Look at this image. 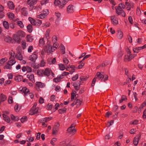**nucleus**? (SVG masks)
<instances>
[{
  "instance_id": "f257e3e1",
  "label": "nucleus",
  "mask_w": 146,
  "mask_h": 146,
  "mask_svg": "<svg viewBox=\"0 0 146 146\" xmlns=\"http://www.w3.org/2000/svg\"><path fill=\"white\" fill-rule=\"evenodd\" d=\"M50 72L54 75L53 73L49 68H46L44 70L40 69L37 70V74L40 76L42 77L44 76H49L50 74Z\"/></svg>"
},
{
  "instance_id": "f03ea898",
  "label": "nucleus",
  "mask_w": 146,
  "mask_h": 146,
  "mask_svg": "<svg viewBox=\"0 0 146 146\" xmlns=\"http://www.w3.org/2000/svg\"><path fill=\"white\" fill-rule=\"evenodd\" d=\"M102 73L103 72H98L95 77L94 78L92 82V86H94L95 82H96V79L100 80L101 79L104 78V76L103 75Z\"/></svg>"
},
{
  "instance_id": "7ed1b4c3",
  "label": "nucleus",
  "mask_w": 146,
  "mask_h": 146,
  "mask_svg": "<svg viewBox=\"0 0 146 146\" xmlns=\"http://www.w3.org/2000/svg\"><path fill=\"white\" fill-rule=\"evenodd\" d=\"M75 125L74 124H72L71 126L68 128L67 130V133L72 135L74 134L77 131L76 129L75 128Z\"/></svg>"
},
{
  "instance_id": "20e7f679",
  "label": "nucleus",
  "mask_w": 146,
  "mask_h": 146,
  "mask_svg": "<svg viewBox=\"0 0 146 146\" xmlns=\"http://www.w3.org/2000/svg\"><path fill=\"white\" fill-rule=\"evenodd\" d=\"M38 51V50L35 51L29 57V60H31L33 63L35 62L36 59L37 58Z\"/></svg>"
},
{
  "instance_id": "39448f33",
  "label": "nucleus",
  "mask_w": 146,
  "mask_h": 146,
  "mask_svg": "<svg viewBox=\"0 0 146 146\" xmlns=\"http://www.w3.org/2000/svg\"><path fill=\"white\" fill-rule=\"evenodd\" d=\"M37 0H28L27 1V4L29 5L30 11H32L34 8V5L36 3Z\"/></svg>"
},
{
  "instance_id": "423d86ee",
  "label": "nucleus",
  "mask_w": 146,
  "mask_h": 146,
  "mask_svg": "<svg viewBox=\"0 0 146 146\" xmlns=\"http://www.w3.org/2000/svg\"><path fill=\"white\" fill-rule=\"evenodd\" d=\"M115 10L116 13L118 15H120L121 14L122 16L125 17V13L124 11L122 10V9L120 8V6H118L117 8L115 7Z\"/></svg>"
},
{
  "instance_id": "0eeeda50",
  "label": "nucleus",
  "mask_w": 146,
  "mask_h": 146,
  "mask_svg": "<svg viewBox=\"0 0 146 146\" xmlns=\"http://www.w3.org/2000/svg\"><path fill=\"white\" fill-rule=\"evenodd\" d=\"M49 13L47 9L44 10L42 11V13L37 16V18L42 19L44 18L47 16Z\"/></svg>"
},
{
  "instance_id": "6e6552de",
  "label": "nucleus",
  "mask_w": 146,
  "mask_h": 146,
  "mask_svg": "<svg viewBox=\"0 0 146 146\" xmlns=\"http://www.w3.org/2000/svg\"><path fill=\"white\" fill-rule=\"evenodd\" d=\"M45 85L44 83L41 82H36V89L38 91L40 90V88L44 87Z\"/></svg>"
},
{
  "instance_id": "1a4fd4ad",
  "label": "nucleus",
  "mask_w": 146,
  "mask_h": 146,
  "mask_svg": "<svg viewBox=\"0 0 146 146\" xmlns=\"http://www.w3.org/2000/svg\"><path fill=\"white\" fill-rule=\"evenodd\" d=\"M81 82L80 80H77L74 83V86L76 91H78L80 89Z\"/></svg>"
},
{
  "instance_id": "9d476101",
  "label": "nucleus",
  "mask_w": 146,
  "mask_h": 146,
  "mask_svg": "<svg viewBox=\"0 0 146 146\" xmlns=\"http://www.w3.org/2000/svg\"><path fill=\"white\" fill-rule=\"evenodd\" d=\"M110 18L111 22L114 25H116L118 24V21L116 19V18L115 16H111Z\"/></svg>"
},
{
  "instance_id": "9b49d317",
  "label": "nucleus",
  "mask_w": 146,
  "mask_h": 146,
  "mask_svg": "<svg viewBox=\"0 0 146 146\" xmlns=\"http://www.w3.org/2000/svg\"><path fill=\"white\" fill-rule=\"evenodd\" d=\"M73 6L72 5H69L67 8V11L68 13H72L74 11Z\"/></svg>"
},
{
  "instance_id": "f8f14e48",
  "label": "nucleus",
  "mask_w": 146,
  "mask_h": 146,
  "mask_svg": "<svg viewBox=\"0 0 146 146\" xmlns=\"http://www.w3.org/2000/svg\"><path fill=\"white\" fill-rule=\"evenodd\" d=\"M13 39L18 43L20 44L21 42V39L20 38L17 34H14L13 35Z\"/></svg>"
},
{
  "instance_id": "ddd939ff",
  "label": "nucleus",
  "mask_w": 146,
  "mask_h": 146,
  "mask_svg": "<svg viewBox=\"0 0 146 146\" xmlns=\"http://www.w3.org/2000/svg\"><path fill=\"white\" fill-rule=\"evenodd\" d=\"M27 77L31 81H32L33 82V81L34 82H35V80L33 74H28L27 75Z\"/></svg>"
},
{
  "instance_id": "4468645a",
  "label": "nucleus",
  "mask_w": 146,
  "mask_h": 146,
  "mask_svg": "<svg viewBox=\"0 0 146 146\" xmlns=\"http://www.w3.org/2000/svg\"><path fill=\"white\" fill-rule=\"evenodd\" d=\"M17 34L19 37L22 38L25 37V33L22 31H19L17 33Z\"/></svg>"
},
{
  "instance_id": "2eb2a0df",
  "label": "nucleus",
  "mask_w": 146,
  "mask_h": 146,
  "mask_svg": "<svg viewBox=\"0 0 146 146\" xmlns=\"http://www.w3.org/2000/svg\"><path fill=\"white\" fill-rule=\"evenodd\" d=\"M21 11L22 15L25 16H27L28 14V12L26 10V9L24 7L23 8L21 9Z\"/></svg>"
},
{
  "instance_id": "dca6fc26",
  "label": "nucleus",
  "mask_w": 146,
  "mask_h": 146,
  "mask_svg": "<svg viewBox=\"0 0 146 146\" xmlns=\"http://www.w3.org/2000/svg\"><path fill=\"white\" fill-rule=\"evenodd\" d=\"M117 36L118 38L121 39L123 36L122 32L120 30H118L117 31Z\"/></svg>"
},
{
  "instance_id": "f3484780",
  "label": "nucleus",
  "mask_w": 146,
  "mask_h": 146,
  "mask_svg": "<svg viewBox=\"0 0 146 146\" xmlns=\"http://www.w3.org/2000/svg\"><path fill=\"white\" fill-rule=\"evenodd\" d=\"M68 2V0H62V2H60V4L59 8L61 9H62Z\"/></svg>"
},
{
  "instance_id": "a211bd4d",
  "label": "nucleus",
  "mask_w": 146,
  "mask_h": 146,
  "mask_svg": "<svg viewBox=\"0 0 146 146\" xmlns=\"http://www.w3.org/2000/svg\"><path fill=\"white\" fill-rule=\"evenodd\" d=\"M3 7L1 5H0V18H2L4 16V14L3 12Z\"/></svg>"
},
{
  "instance_id": "6ab92c4d",
  "label": "nucleus",
  "mask_w": 146,
  "mask_h": 146,
  "mask_svg": "<svg viewBox=\"0 0 146 146\" xmlns=\"http://www.w3.org/2000/svg\"><path fill=\"white\" fill-rule=\"evenodd\" d=\"M31 110L33 112V114L36 113L38 112V108H36L35 106H34L31 108Z\"/></svg>"
},
{
  "instance_id": "aec40b11",
  "label": "nucleus",
  "mask_w": 146,
  "mask_h": 146,
  "mask_svg": "<svg viewBox=\"0 0 146 146\" xmlns=\"http://www.w3.org/2000/svg\"><path fill=\"white\" fill-rule=\"evenodd\" d=\"M23 78V77L22 76L20 75H18L17 76H16L14 78L15 80L18 82L21 81L22 79Z\"/></svg>"
},
{
  "instance_id": "412c9836",
  "label": "nucleus",
  "mask_w": 146,
  "mask_h": 146,
  "mask_svg": "<svg viewBox=\"0 0 146 146\" xmlns=\"http://www.w3.org/2000/svg\"><path fill=\"white\" fill-rule=\"evenodd\" d=\"M11 120L14 121H17L19 119V118L18 117H15L13 114L11 115Z\"/></svg>"
},
{
  "instance_id": "4be33fe9",
  "label": "nucleus",
  "mask_w": 146,
  "mask_h": 146,
  "mask_svg": "<svg viewBox=\"0 0 146 146\" xmlns=\"http://www.w3.org/2000/svg\"><path fill=\"white\" fill-rule=\"evenodd\" d=\"M15 17V15L13 13L10 12V19L14 22H15L17 21V19H14Z\"/></svg>"
},
{
  "instance_id": "5701e85b",
  "label": "nucleus",
  "mask_w": 146,
  "mask_h": 146,
  "mask_svg": "<svg viewBox=\"0 0 146 146\" xmlns=\"http://www.w3.org/2000/svg\"><path fill=\"white\" fill-rule=\"evenodd\" d=\"M8 144V141L6 140H3L0 141V144L2 146H5Z\"/></svg>"
},
{
  "instance_id": "b1692460",
  "label": "nucleus",
  "mask_w": 146,
  "mask_h": 146,
  "mask_svg": "<svg viewBox=\"0 0 146 146\" xmlns=\"http://www.w3.org/2000/svg\"><path fill=\"white\" fill-rule=\"evenodd\" d=\"M27 29L29 33L32 32L33 31V27L31 24H29L27 27Z\"/></svg>"
},
{
  "instance_id": "393cba45",
  "label": "nucleus",
  "mask_w": 146,
  "mask_h": 146,
  "mask_svg": "<svg viewBox=\"0 0 146 146\" xmlns=\"http://www.w3.org/2000/svg\"><path fill=\"white\" fill-rule=\"evenodd\" d=\"M16 58L18 60H23V57L21 53H18L17 54H16Z\"/></svg>"
},
{
  "instance_id": "a878e982",
  "label": "nucleus",
  "mask_w": 146,
  "mask_h": 146,
  "mask_svg": "<svg viewBox=\"0 0 146 146\" xmlns=\"http://www.w3.org/2000/svg\"><path fill=\"white\" fill-rule=\"evenodd\" d=\"M20 90L21 92H23L25 94H26L28 93L29 92V90L26 87L23 88L21 90Z\"/></svg>"
},
{
  "instance_id": "bb28decb",
  "label": "nucleus",
  "mask_w": 146,
  "mask_h": 146,
  "mask_svg": "<svg viewBox=\"0 0 146 146\" xmlns=\"http://www.w3.org/2000/svg\"><path fill=\"white\" fill-rule=\"evenodd\" d=\"M51 59V58L50 59L48 58V63L49 64H55V62H56V60L55 58H54L51 61H50Z\"/></svg>"
},
{
  "instance_id": "cd10ccee",
  "label": "nucleus",
  "mask_w": 146,
  "mask_h": 146,
  "mask_svg": "<svg viewBox=\"0 0 146 146\" xmlns=\"http://www.w3.org/2000/svg\"><path fill=\"white\" fill-rule=\"evenodd\" d=\"M67 109L65 108H64L62 109H60L58 110V111L60 114H62L65 113Z\"/></svg>"
},
{
  "instance_id": "c85d7f7f",
  "label": "nucleus",
  "mask_w": 146,
  "mask_h": 146,
  "mask_svg": "<svg viewBox=\"0 0 146 146\" xmlns=\"http://www.w3.org/2000/svg\"><path fill=\"white\" fill-rule=\"evenodd\" d=\"M27 42H31L33 39V36H31L30 35H28L27 36Z\"/></svg>"
},
{
  "instance_id": "c756f323",
  "label": "nucleus",
  "mask_w": 146,
  "mask_h": 146,
  "mask_svg": "<svg viewBox=\"0 0 146 146\" xmlns=\"http://www.w3.org/2000/svg\"><path fill=\"white\" fill-rule=\"evenodd\" d=\"M28 19L31 24L35 26L36 20L31 17H29Z\"/></svg>"
},
{
  "instance_id": "7c9ffc66",
  "label": "nucleus",
  "mask_w": 146,
  "mask_h": 146,
  "mask_svg": "<svg viewBox=\"0 0 146 146\" xmlns=\"http://www.w3.org/2000/svg\"><path fill=\"white\" fill-rule=\"evenodd\" d=\"M3 25L4 28L6 29H8L9 28V25L8 23L6 21H4L3 23Z\"/></svg>"
},
{
  "instance_id": "2f4dec72",
  "label": "nucleus",
  "mask_w": 146,
  "mask_h": 146,
  "mask_svg": "<svg viewBox=\"0 0 146 146\" xmlns=\"http://www.w3.org/2000/svg\"><path fill=\"white\" fill-rule=\"evenodd\" d=\"M21 108V106H19V105L17 104H16L14 107L15 110L17 112H19Z\"/></svg>"
},
{
  "instance_id": "473e14b6",
  "label": "nucleus",
  "mask_w": 146,
  "mask_h": 146,
  "mask_svg": "<svg viewBox=\"0 0 146 146\" xmlns=\"http://www.w3.org/2000/svg\"><path fill=\"white\" fill-rule=\"evenodd\" d=\"M7 60V59L6 58H2L0 60V66H3V64L6 62Z\"/></svg>"
},
{
  "instance_id": "72a5a7b5",
  "label": "nucleus",
  "mask_w": 146,
  "mask_h": 146,
  "mask_svg": "<svg viewBox=\"0 0 146 146\" xmlns=\"http://www.w3.org/2000/svg\"><path fill=\"white\" fill-rule=\"evenodd\" d=\"M16 63L15 58L11 59V57H10V66H12Z\"/></svg>"
},
{
  "instance_id": "f704fd0d",
  "label": "nucleus",
  "mask_w": 146,
  "mask_h": 146,
  "mask_svg": "<svg viewBox=\"0 0 146 146\" xmlns=\"http://www.w3.org/2000/svg\"><path fill=\"white\" fill-rule=\"evenodd\" d=\"M15 6L14 5L13 3L10 1V9L13 10L15 9Z\"/></svg>"
},
{
  "instance_id": "c9c22d12",
  "label": "nucleus",
  "mask_w": 146,
  "mask_h": 146,
  "mask_svg": "<svg viewBox=\"0 0 146 146\" xmlns=\"http://www.w3.org/2000/svg\"><path fill=\"white\" fill-rule=\"evenodd\" d=\"M17 24L19 26L20 28H23L24 27V25L22 22L21 21H17Z\"/></svg>"
},
{
  "instance_id": "e433bc0d",
  "label": "nucleus",
  "mask_w": 146,
  "mask_h": 146,
  "mask_svg": "<svg viewBox=\"0 0 146 146\" xmlns=\"http://www.w3.org/2000/svg\"><path fill=\"white\" fill-rule=\"evenodd\" d=\"M3 115L4 120L7 122L9 123V117L8 116L5 114H3Z\"/></svg>"
},
{
  "instance_id": "4c0bfd02",
  "label": "nucleus",
  "mask_w": 146,
  "mask_h": 146,
  "mask_svg": "<svg viewBox=\"0 0 146 146\" xmlns=\"http://www.w3.org/2000/svg\"><path fill=\"white\" fill-rule=\"evenodd\" d=\"M141 49V47H136L135 48H133V50L134 53H137L139 52V50Z\"/></svg>"
},
{
  "instance_id": "58836bf2",
  "label": "nucleus",
  "mask_w": 146,
  "mask_h": 146,
  "mask_svg": "<svg viewBox=\"0 0 146 146\" xmlns=\"http://www.w3.org/2000/svg\"><path fill=\"white\" fill-rule=\"evenodd\" d=\"M52 119V117H46L43 119V121L44 122H47Z\"/></svg>"
},
{
  "instance_id": "ea45409f",
  "label": "nucleus",
  "mask_w": 146,
  "mask_h": 146,
  "mask_svg": "<svg viewBox=\"0 0 146 146\" xmlns=\"http://www.w3.org/2000/svg\"><path fill=\"white\" fill-rule=\"evenodd\" d=\"M58 66L59 69L60 70H64L65 69L64 65L62 64H59Z\"/></svg>"
},
{
  "instance_id": "a19ab883",
  "label": "nucleus",
  "mask_w": 146,
  "mask_h": 146,
  "mask_svg": "<svg viewBox=\"0 0 146 146\" xmlns=\"http://www.w3.org/2000/svg\"><path fill=\"white\" fill-rule=\"evenodd\" d=\"M42 21L39 19H36L35 21V25L39 26L42 24Z\"/></svg>"
},
{
  "instance_id": "79ce46f5",
  "label": "nucleus",
  "mask_w": 146,
  "mask_h": 146,
  "mask_svg": "<svg viewBox=\"0 0 146 146\" xmlns=\"http://www.w3.org/2000/svg\"><path fill=\"white\" fill-rule=\"evenodd\" d=\"M58 128L57 127H56L55 126H54L52 129V134H55L56 132H57L58 130Z\"/></svg>"
},
{
  "instance_id": "37998d69",
  "label": "nucleus",
  "mask_w": 146,
  "mask_h": 146,
  "mask_svg": "<svg viewBox=\"0 0 146 146\" xmlns=\"http://www.w3.org/2000/svg\"><path fill=\"white\" fill-rule=\"evenodd\" d=\"M139 141H138V140L137 139V138H136V137L134 138L133 139V143L134 145L136 146H137Z\"/></svg>"
},
{
  "instance_id": "c03bdc74",
  "label": "nucleus",
  "mask_w": 146,
  "mask_h": 146,
  "mask_svg": "<svg viewBox=\"0 0 146 146\" xmlns=\"http://www.w3.org/2000/svg\"><path fill=\"white\" fill-rule=\"evenodd\" d=\"M125 5L127 7L126 8L129 11L130 10L131 5L130 3L128 2H126L125 3Z\"/></svg>"
},
{
  "instance_id": "a18cd8bd",
  "label": "nucleus",
  "mask_w": 146,
  "mask_h": 146,
  "mask_svg": "<svg viewBox=\"0 0 146 146\" xmlns=\"http://www.w3.org/2000/svg\"><path fill=\"white\" fill-rule=\"evenodd\" d=\"M50 33V31L49 30H47L45 34V36L47 39H48L50 38V36L49 35Z\"/></svg>"
},
{
  "instance_id": "49530a36",
  "label": "nucleus",
  "mask_w": 146,
  "mask_h": 146,
  "mask_svg": "<svg viewBox=\"0 0 146 146\" xmlns=\"http://www.w3.org/2000/svg\"><path fill=\"white\" fill-rule=\"evenodd\" d=\"M27 120V117L26 116H24L21 119V121L22 123L24 122Z\"/></svg>"
},
{
  "instance_id": "de8ad7c7",
  "label": "nucleus",
  "mask_w": 146,
  "mask_h": 146,
  "mask_svg": "<svg viewBox=\"0 0 146 146\" xmlns=\"http://www.w3.org/2000/svg\"><path fill=\"white\" fill-rule=\"evenodd\" d=\"M124 61L125 62H128L130 61V58L128 55H125L124 58Z\"/></svg>"
},
{
  "instance_id": "09e8293b",
  "label": "nucleus",
  "mask_w": 146,
  "mask_h": 146,
  "mask_svg": "<svg viewBox=\"0 0 146 146\" xmlns=\"http://www.w3.org/2000/svg\"><path fill=\"white\" fill-rule=\"evenodd\" d=\"M88 78V77L82 76L80 77V79L81 81H86Z\"/></svg>"
},
{
  "instance_id": "8fccbe9b",
  "label": "nucleus",
  "mask_w": 146,
  "mask_h": 146,
  "mask_svg": "<svg viewBox=\"0 0 146 146\" xmlns=\"http://www.w3.org/2000/svg\"><path fill=\"white\" fill-rule=\"evenodd\" d=\"M26 43L25 41H22V42L21 46L22 49L24 50L25 48L26 47Z\"/></svg>"
},
{
  "instance_id": "3c124183",
  "label": "nucleus",
  "mask_w": 146,
  "mask_h": 146,
  "mask_svg": "<svg viewBox=\"0 0 146 146\" xmlns=\"http://www.w3.org/2000/svg\"><path fill=\"white\" fill-rule=\"evenodd\" d=\"M82 102L79 99H76V105L78 106H80L81 105Z\"/></svg>"
},
{
  "instance_id": "603ef678",
  "label": "nucleus",
  "mask_w": 146,
  "mask_h": 146,
  "mask_svg": "<svg viewBox=\"0 0 146 146\" xmlns=\"http://www.w3.org/2000/svg\"><path fill=\"white\" fill-rule=\"evenodd\" d=\"M78 78V74H76L72 78V80L73 81H74L77 80Z\"/></svg>"
},
{
  "instance_id": "864d4df0",
  "label": "nucleus",
  "mask_w": 146,
  "mask_h": 146,
  "mask_svg": "<svg viewBox=\"0 0 146 146\" xmlns=\"http://www.w3.org/2000/svg\"><path fill=\"white\" fill-rule=\"evenodd\" d=\"M60 3V2L59 0H54V4L56 6H58L59 5Z\"/></svg>"
},
{
  "instance_id": "5fc2aeb1",
  "label": "nucleus",
  "mask_w": 146,
  "mask_h": 146,
  "mask_svg": "<svg viewBox=\"0 0 146 146\" xmlns=\"http://www.w3.org/2000/svg\"><path fill=\"white\" fill-rule=\"evenodd\" d=\"M60 106L59 104L57 103L54 106L55 107L53 108L54 111H55L56 110H57L58 109V108Z\"/></svg>"
},
{
  "instance_id": "6e6d98bb",
  "label": "nucleus",
  "mask_w": 146,
  "mask_h": 146,
  "mask_svg": "<svg viewBox=\"0 0 146 146\" xmlns=\"http://www.w3.org/2000/svg\"><path fill=\"white\" fill-rule=\"evenodd\" d=\"M104 77L105 78L104 79V78H102L101 80V81L103 82L104 81L105 82L106 81H107L108 80V75H106L105 76H104Z\"/></svg>"
},
{
  "instance_id": "4d7b16f0",
  "label": "nucleus",
  "mask_w": 146,
  "mask_h": 146,
  "mask_svg": "<svg viewBox=\"0 0 146 146\" xmlns=\"http://www.w3.org/2000/svg\"><path fill=\"white\" fill-rule=\"evenodd\" d=\"M52 108V105L48 104L46 106V109L48 110H50Z\"/></svg>"
},
{
  "instance_id": "13d9d810",
  "label": "nucleus",
  "mask_w": 146,
  "mask_h": 146,
  "mask_svg": "<svg viewBox=\"0 0 146 146\" xmlns=\"http://www.w3.org/2000/svg\"><path fill=\"white\" fill-rule=\"evenodd\" d=\"M127 38L129 43H131L132 42V38L131 36L129 35L127 36Z\"/></svg>"
},
{
  "instance_id": "bf43d9fd",
  "label": "nucleus",
  "mask_w": 146,
  "mask_h": 146,
  "mask_svg": "<svg viewBox=\"0 0 146 146\" xmlns=\"http://www.w3.org/2000/svg\"><path fill=\"white\" fill-rule=\"evenodd\" d=\"M55 14L56 15V16L57 17V18L58 19L61 16V14L59 13L58 11H56L55 13Z\"/></svg>"
},
{
  "instance_id": "052dcab7",
  "label": "nucleus",
  "mask_w": 146,
  "mask_h": 146,
  "mask_svg": "<svg viewBox=\"0 0 146 146\" xmlns=\"http://www.w3.org/2000/svg\"><path fill=\"white\" fill-rule=\"evenodd\" d=\"M128 20L131 24H132L133 23V20L131 16H130L128 17Z\"/></svg>"
},
{
  "instance_id": "680f3d73",
  "label": "nucleus",
  "mask_w": 146,
  "mask_h": 146,
  "mask_svg": "<svg viewBox=\"0 0 146 146\" xmlns=\"http://www.w3.org/2000/svg\"><path fill=\"white\" fill-rule=\"evenodd\" d=\"M114 123V121L113 120H111L109 122H108L107 124V127H109L111 125Z\"/></svg>"
},
{
  "instance_id": "e2e57ef3",
  "label": "nucleus",
  "mask_w": 146,
  "mask_h": 146,
  "mask_svg": "<svg viewBox=\"0 0 146 146\" xmlns=\"http://www.w3.org/2000/svg\"><path fill=\"white\" fill-rule=\"evenodd\" d=\"M39 43L42 45L44 44V41L43 38H42L39 40Z\"/></svg>"
},
{
  "instance_id": "0e129e2a",
  "label": "nucleus",
  "mask_w": 146,
  "mask_h": 146,
  "mask_svg": "<svg viewBox=\"0 0 146 146\" xmlns=\"http://www.w3.org/2000/svg\"><path fill=\"white\" fill-rule=\"evenodd\" d=\"M7 63V64L4 67V69H9V61H8Z\"/></svg>"
},
{
  "instance_id": "69168bd1",
  "label": "nucleus",
  "mask_w": 146,
  "mask_h": 146,
  "mask_svg": "<svg viewBox=\"0 0 146 146\" xmlns=\"http://www.w3.org/2000/svg\"><path fill=\"white\" fill-rule=\"evenodd\" d=\"M63 62L66 65L69 62L68 60L66 58H63Z\"/></svg>"
},
{
  "instance_id": "338daca9",
  "label": "nucleus",
  "mask_w": 146,
  "mask_h": 146,
  "mask_svg": "<svg viewBox=\"0 0 146 146\" xmlns=\"http://www.w3.org/2000/svg\"><path fill=\"white\" fill-rule=\"evenodd\" d=\"M49 0H42L41 1V4L43 5L44 4H46L48 2Z\"/></svg>"
},
{
  "instance_id": "774afa93",
  "label": "nucleus",
  "mask_w": 146,
  "mask_h": 146,
  "mask_svg": "<svg viewBox=\"0 0 146 146\" xmlns=\"http://www.w3.org/2000/svg\"><path fill=\"white\" fill-rule=\"evenodd\" d=\"M142 117L144 119L146 118V109H145L143 111Z\"/></svg>"
}]
</instances>
